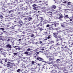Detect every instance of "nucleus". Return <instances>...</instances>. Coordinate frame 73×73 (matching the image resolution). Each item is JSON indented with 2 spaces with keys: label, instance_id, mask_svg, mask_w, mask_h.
I'll use <instances>...</instances> for the list:
<instances>
[{
  "label": "nucleus",
  "instance_id": "nucleus-1",
  "mask_svg": "<svg viewBox=\"0 0 73 73\" xmlns=\"http://www.w3.org/2000/svg\"><path fill=\"white\" fill-rule=\"evenodd\" d=\"M56 41H58V43H57V45H59L60 44H61L62 46H64L65 45V44H66V42H64L63 43L62 42V40H60V38H57L56 39Z\"/></svg>",
  "mask_w": 73,
  "mask_h": 73
},
{
  "label": "nucleus",
  "instance_id": "nucleus-2",
  "mask_svg": "<svg viewBox=\"0 0 73 73\" xmlns=\"http://www.w3.org/2000/svg\"><path fill=\"white\" fill-rule=\"evenodd\" d=\"M53 35L54 37H55L56 38H60V37H61V35L58 36V33H54L53 34Z\"/></svg>",
  "mask_w": 73,
  "mask_h": 73
},
{
  "label": "nucleus",
  "instance_id": "nucleus-3",
  "mask_svg": "<svg viewBox=\"0 0 73 73\" xmlns=\"http://www.w3.org/2000/svg\"><path fill=\"white\" fill-rule=\"evenodd\" d=\"M63 33H64V34L66 35H67L68 36H69V35H70V34L69 33V32L68 31V30L67 29L65 31L64 30H63L62 31Z\"/></svg>",
  "mask_w": 73,
  "mask_h": 73
},
{
  "label": "nucleus",
  "instance_id": "nucleus-4",
  "mask_svg": "<svg viewBox=\"0 0 73 73\" xmlns=\"http://www.w3.org/2000/svg\"><path fill=\"white\" fill-rule=\"evenodd\" d=\"M61 27H62V28H63L64 29V28L66 29V28H67V27H66V25L64 23H61Z\"/></svg>",
  "mask_w": 73,
  "mask_h": 73
},
{
  "label": "nucleus",
  "instance_id": "nucleus-5",
  "mask_svg": "<svg viewBox=\"0 0 73 73\" xmlns=\"http://www.w3.org/2000/svg\"><path fill=\"white\" fill-rule=\"evenodd\" d=\"M54 25L55 27H57L59 25V23H55L52 24V25Z\"/></svg>",
  "mask_w": 73,
  "mask_h": 73
},
{
  "label": "nucleus",
  "instance_id": "nucleus-6",
  "mask_svg": "<svg viewBox=\"0 0 73 73\" xmlns=\"http://www.w3.org/2000/svg\"><path fill=\"white\" fill-rule=\"evenodd\" d=\"M36 59L37 60H39V61H44V59L42 58H40V57H38L36 58Z\"/></svg>",
  "mask_w": 73,
  "mask_h": 73
},
{
  "label": "nucleus",
  "instance_id": "nucleus-7",
  "mask_svg": "<svg viewBox=\"0 0 73 73\" xmlns=\"http://www.w3.org/2000/svg\"><path fill=\"white\" fill-rule=\"evenodd\" d=\"M59 16H60V17H58V19H61L62 18H63V15L62 14H58Z\"/></svg>",
  "mask_w": 73,
  "mask_h": 73
},
{
  "label": "nucleus",
  "instance_id": "nucleus-8",
  "mask_svg": "<svg viewBox=\"0 0 73 73\" xmlns=\"http://www.w3.org/2000/svg\"><path fill=\"white\" fill-rule=\"evenodd\" d=\"M54 49L56 50V49H60V47H58V46H55L53 47Z\"/></svg>",
  "mask_w": 73,
  "mask_h": 73
},
{
  "label": "nucleus",
  "instance_id": "nucleus-9",
  "mask_svg": "<svg viewBox=\"0 0 73 73\" xmlns=\"http://www.w3.org/2000/svg\"><path fill=\"white\" fill-rule=\"evenodd\" d=\"M6 46L7 48H9L10 49H11V48H12V46L9 44L6 45Z\"/></svg>",
  "mask_w": 73,
  "mask_h": 73
},
{
  "label": "nucleus",
  "instance_id": "nucleus-10",
  "mask_svg": "<svg viewBox=\"0 0 73 73\" xmlns=\"http://www.w3.org/2000/svg\"><path fill=\"white\" fill-rule=\"evenodd\" d=\"M33 9L35 11H36L38 9V7H36L33 8Z\"/></svg>",
  "mask_w": 73,
  "mask_h": 73
},
{
  "label": "nucleus",
  "instance_id": "nucleus-11",
  "mask_svg": "<svg viewBox=\"0 0 73 73\" xmlns=\"http://www.w3.org/2000/svg\"><path fill=\"white\" fill-rule=\"evenodd\" d=\"M52 56H50V58H49V61H53L54 59L52 58Z\"/></svg>",
  "mask_w": 73,
  "mask_h": 73
},
{
  "label": "nucleus",
  "instance_id": "nucleus-12",
  "mask_svg": "<svg viewBox=\"0 0 73 73\" xmlns=\"http://www.w3.org/2000/svg\"><path fill=\"white\" fill-rule=\"evenodd\" d=\"M58 53V52H55L54 53H53V56L54 57L55 56H57V54Z\"/></svg>",
  "mask_w": 73,
  "mask_h": 73
},
{
  "label": "nucleus",
  "instance_id": "nucleus-13",
  "mask_svg": "<svg viewBox=\"0 0 73 73\" xmlns=\"http://www.w3.org/2000/svg\"><path fill=\"white\" fill-rule=\"evenodd\" d=\"M40 70V69L39 68H36L35 69V71H36V72H38V71Z\"/></svg>",
  "mask_w": 73,
  "mask_h": 73
},
{
  "label": "nucleus",
  "instance_id": "nucleus-14",
  "mask_svg": "<svg viewBox=\"0 0 73 73\" xmlns=\"http://www.w3.org/2000/svg\"><path fill=\"white\" fill-rule=\"evenodd\" d=\"M56 6L53 5L52 6V7H51V9H56Z\"/></svg>",
  "mask_w": 73,
  "mask_h": 73
},
{
  "label": "nucleus",
  "instance_id": "nucleus-15",
  "mask_svg": "<svg viewBox=\"0 0 73 73\" xmlns=\"http://www.w3.org/2000/svg\"><path fill=\"white\" fill-rule=\"evenodd\" d=\"M64 19H69V16L68 15H66L64 17Z\"/></svg>",
  "mask_w": 73,
  "mask_h": 73
},
{
  "label": "nucleus",
  "instance_id": "nucleus-16",
  "mask_svg": "<svg viewBox=\"0 0 73 73\" xmlns=\"http://www.w3.org/2000/svg\"><path fill=\"white\" fill-rule=\"evenodd\" d=\"M68 48V46H65L64 47H62V52L64 51L65 50L64 49V48Z\"/></svg>",
  "mask_w": 73,
  "mask_h": 73
},
{
  "label": "nucleus",
  "instance_id": "nucleus-17",
  "mask_svg": "<svg viewBox=\"0 0 73 73\" xmlns=\"http://www.w3.org/2000/svg\"><path fill=\"white\" fill-rule=\"evenodd\" d=\"M43 66L44 69H45V68H46V67H47V65L46 64H44L43 65Z\"/></svg>",
  "mask_w": 73,
  "mask_h": 73
},
{
  "label": "nucleus",
  "instance_id": "nucleus-18",
  "mask_svg": "<svg viewBox=\"0 0 73 73\" xmlns=\"http://www.w3.org/2000/svg\"><path fill=\"white\" fill-rule=\"evenodd\" d=\"M7 68H9L8 69H10V68H12L13 67V66H12V65H8L7 66Z\"/></svg>",
  "mask_w": 73,
  "mask_h": 73
},
{
  "label": "nucleus",
  "instance_id": "nucleus-19",
  "mask_svg": "<svg viewBox=\"0 0 73 73\" xmlns=\"http://www.w3.org/2000/svg\"><path fill=\"white\" fill-rule=\"evenodd\" d=\"M48 36H48L47 39H49V38H52V35H48Z\"/></svg>",
  "mask_w": 73,
  "mask_h": 73
},
{
  "label": "nucleus",
  "instance_id": "nucleus-20",
  "mask_svg": "<svg viewBox=\"0 0 73 73\" xmlns=\"http://www.w3.org/2000/svg\"><path fill=\"white\" fill-rule=\"evenodd\" d=\"M17 3H16L15 2H14L13 4L12 5H13V7H15L16 5H17Z\"/></svg>",
  "mask_w": 73,
  "mask_h": 73
},
{
  "label": "nucleus",
  "instance_id": "nucleus-21",
  "mask_svg": "<svg viewBox=\"0 0 73 73\" xmlns=\"http://www.w3.org/2000/svg\"><path fill=\"white\" fill-rule=\"evenodd\" d=\"M50 70L51 73H53V72H54V70H53V68H50Z\"/></svg>",
  "mask_w": 73,
  "mask_h": 73
},
{
  "label": "nucleus",
  "instance_id": "nucleus-22",
  "mask_svg": "<svg viewBox=\"0 0 73 73\" xmlns=\"http://www.w3.org/2000/svg\"><path fill=\"white\" fill-rule=\"evenodd\" d=\"M39 19H40L41 21H43V20H44V18L43 17H39Z\"/></svg>",
  "mask_w": 73,
  "mask_h": 73
},
{
  "label": "nucleus",
  "instance_id": "nucleus-23",
  "mask_svg": "<svg viewBox=\"0 0 73 73\" xmlns=\"http://www.w3.org/2000/svg\"><path fill=\"white\" fill-rule=\"evenodd\" d=\"M54 28H53V27H49V30H52V29H53Z\"/></svg>",
  "mask_w": 73,
  "mask_h": 73
},
{
  "label": "nucleus",
  "instance_id": "nucleus-24",
  "mask_svg": "<svg viewBox=\"0 0 73 73\" xmlns=\"http://www.w3.org/2000/svg\"><path fill=\"white\" fill-rule=\"evenodd\" d=\"M0 63H1V64H4V62L3 60L2 61H1Z\"/></svg>",
  "mask_w": 73,
  "mask_h": 73
},
{
  "label": "nucleus",
  "instance_id": "nucleus-25",
  "mask_svg": "<svg viewBox=\"0 0 73 73\" xmlns=\"http://www.w3.org/2000/svg\"><path fill=\"white\" fill-rule=\"evenodd\" d=\"M3 61H4L5 62H7V60L6 59H3Z\"/></svg>",
  "mask_w": 73,
  "mask_h": 73
},
{
  "label": "nucleus",
  "instance_id": "nucleus-26",
  "mask_svg": "<svg viewBox=\"0 0 73 73\" xmlns=\"http://www.w3.org/2000/svg\"><path fill=\"white\" fill-rule=\"evenodd\" d=\"M28 53H29V52H27V51H26L24 53V54H28Z\"/></svg>",
  "mask_w": 73,
  "mask_h": 73
},
{
  "label": "nucleus",
  "instance_id": "nucleus-27",
  "mask_svg": "<svg viewBox=\"0 0 73 73\" xmlns=\"http://www.w3.org/2000/svg\"><path fill=\"white\" fill-rule=\"evenodd\" d=\"M70 25H73V21H72V22H70Z\"/></svg>",
  "mask_w": 73,
  "mask_h": 73
},
{
  "label": "nucleus",
  "instance_id": "nucleus-28",
  "mask_svg": "<svg viewBox=\"0 0 73 73\" xmlns=\"http://www.w3.org/2000/svg\"><path fill=\"white\" fill-rule=\"evenodd\" d=\"M60 54L62 56H64V52H61Z\"/></svg>",
  "mask_w": 73,
  "mask_h": 73
},
{
  "label": "nucleus",
  "instance_id": "nucleus-29",
  "mask_svg": "<svg viewBox=\"0 0 73 73\" xmlns=\"http://www.w3.org/2000/svg\"><path fill=\"white\" fill-rule=\"evenodd\" d=\"M35 62L33 61L31 62V64H32L33 65H34L35 64Z\"/></svg>",
  "mask_w": 73,
  "mask_h": 73
},
{
  "label": "nucleus",
  "instance_id": "nucleus-30",
  "mask_svg": "<svg viewBox=\"0 0 73 73\" xmlns=\"http://www.w3.org/2000/svg\"><path fill=\"white\" fill-rule=\"evenodd\" d=\"M32 18L29 17V18L28 20L29 21H31V20H32Z\"/></svg>",
  "mask_w": 73,
  "mask_h": 73
},
{
  "label": "nucleus",
  "instance_id": "nucleus-31",
  "mask_svg": "<svg viewBox=\"0 0 73 73\" xmlns=\"http://www.w3.org/2000/svg\"><path fill=\"white\" fill-rule=\"evenodd\" d=\"M19 23L20 25H23V22L21 21L19 22Z\"/></svg>",
  "mask_w": 73,
  "mask_h": 73
},
{
  "label": "nucleus",
  "instance_id": "nucleus-32",
  "mask_svg": "<svg viewBox=\"0 0 73 73\" xmlns=\"http://www.w3.org/2000/svg\"><path fill=\"white\" fill-rule=\"evenodd\" d=\"M43 35H44L45 36L46 35H48V32H46L44 33V34H43Z\"/></svg>",
  "mask_w": 73,
  "mask_h": 73
},
{
  "label": "nucleus",
  "instance_id": "nucleus-33",
  "mask_svg": "<svg viewBox=\"0 0 73 73\" xmlns=\"http://www.w3.org/2000/svg\"><path fill=\"white\" fill-rule=\"evenodd\" d=\"M18 0H14L15 3H18Z\"/></svg>",
  "mask_w": 73,
  "mask_h": 73
},
{
  "label": "nucleus",
  "instance_id": "nucleus-34",
  "mask_svg": "<svg viewBox=\"0 0 73 73\" xmlns=\"http://www.w3.org/2000/svg\"><path fill=\"white\" fill-rule=\"evenodd\" d=\"M37 29H39L40 31H41L42 30V29L40 28V27H38L37 28Z\"/></svg>",
  "mask_w": 73,
  "mask_h": 73
},
{
  "label": "nucleus",
  "instance_id": "nucleus-35",
  "mask_svg": "<svg viewBox=\"0 0 73 73\" xmlns=\"http://www.w3.org/2000/svg\"><path fill=\"white\" fill-rule=\"evenodd\" d=\"M2 5H3V6H3V7H4V8H6L7 7V6H6V5H4V4H3Z\"/></svg>",
  "mask_w": 73,
  "mask_h": 73
},
{
  "label": "nucleus",
  "instance_id": "nucleus-36",
  "mask_svg": "<svg viewBox=\"0 0 73 73\" xmlns=\"http://www.w3.org/2000/svg\"><path fill=\"white\" fill-rule=\"evenodd\" d=\"M60 61V59H58L56 60V61L57 62H59V61Z\"/></svg>",
  "mask_w": 73,
  "mask_h": 73
},
{
  "label": "nucleus",
  "instance_id": "nucleus-37",
  "mask_svg": "<svg viewBox=\"0 0 73 73\" xmlns=\"http://www.w3.org/2000/svg\"><path fill=\"white\" fill-rule=\"evenodd\" d=\"M20 69H19L17 70V72L18 73H19V72H20Z\"/></svg>",
  "mask_w": 73,
  "mask_h": 73
},
{
  "label": "nucleus",
  "instance_id": "nucleus-38",
  "mask_svg": "<svg viewBox=\"0 0 73 73\" xmlns=\"http://www.w3.org/2000/svg\"><path fill=\"white\" fill-rule=\"evenodd\" d=\"M62 70H65V71H66V69L65 70V67H64V68H62Z\"/></svg>",
  "mask_w": 73,
  "mask_h": 73
},
{
  "label": "nucleus",
  "instance_id": "nucleus-39",
  "mask_svg": "<svg viewBox=\"0 0 73 73\" xmlns=\"http://www.w3.org/2000/svg\"><path fill=\"white\" fill-rule=\"evenodd\" d=\"M3 35V33L0 34V38H2L3 36H1V35Z\"/></svg>",
  "mask_w": 73,
  "mask_h": 73
},
{
  "label": "nucleus",
  "instance_id": "nucleus-40",
  "mask_svg": "<svg viewBox=\"0 0 73 73\" xmlns=\"http://www.w3.org/2000/svg\"><path fill=\"white\" fill-rule=\"evenodd\" d=\"M44 1H45V0H42V1H39V2L41 3V2H44Z\"/></svg>",
  "mask_w": 73,
  "mask_h": 73
},
{
  "label": "nucleus",
  "instance_id": "nucleus-41",
  "mask_svg": "<svg viewBox=\"0 0 73 73\" xmlns=\"http://www.w3.org/2000/svg\"><path fill=\"white\" fill-rule=\"evenodd\" d=\"M31 49L29 48L27 49V51H30L31 50Z\"/></svg>",
  "mask_w": 73,
  "mask_h": 73
},
{
  "label": "nucleus",
  "instance_id": "nucleus-42",
  "mask_svg": "<svg viewBox=\"0 0 73 73\" xmlns=\"http://www.w3.org/2000/svg\"><path fill=\"white\" fill-rule=\"evenodd\" d=\"M3 12H6V10H5L4 9H3Z\"/></svg>",
  "mask_w": 73,
  "mask_h": 73
},
{
  "label": "nucleus",
  "instance_id": "nucleus-43",
  "mask_svg": "<svg viewBox=\"0 0 73 73\" xmlns=\"http://www.w3.org/2000/svg\"><path fill=\"white\" fill-rule=\"evenodd\" d=\"M54 41H51L50 42V44H53L54 43Z\"/></svg>",
  "mask_w": 73,
  "mask_h": 73
},
{
  "label": "nucleus",
  "instance_id": "nucleus-44",
  "mask_svg": "<svg viewBox=\"0 0 73 73\" xmlns=\"http://www.w3.org/2000/svg\"><path fill=\"white\" fill-rule=\"evenodd\" d=\"M32 6H33V7H36V5L35 4H34L33 5H32Z\"/></svg>",
  "mask_w": 73,
  "mask_h": 73
},
{
  "label": "nucleus",
  "instance_id": "nucleus-45",
  "mask_svg": "<svg viewBox=\"0 0 73 73\" xmlns=\"http://www.w3.org/2000/svg\"><path fill=\"white\" fill-rule=\"evenodd\" d=\"M0 29H1V30H2V31H4V28H1Z\"/></svg>",
  "mask_w": 73,
  "mask_h": 73
},
{
  "label": "nucleus",
  "instance_id": "nucleus-46",
  "mask_svg": "<svg viewBox=\"0 0 73 73\" xmlns=\"http://www.w3.org/2000/svg\"><path fill=\"white\" fill-rule=\"evenodd\" d=\"M34 36L35 35H34L32 34L31 36V37H34Z\"/></svg>",
  "mask_w": 73,
  "mask_h": 73
},
{
  "label": "nucleus",
  "instance_id": "nucleus-47",
  "mask_svg": "<svg viewBox=\"0 0 73 73\" xmlns=\"http://www.w3.org/2000/svg\"><path fill=\"white\" fill-rule=\"evenodd\" d=\"M52 63H53V62H51L48 63V64H52Z\"/></svg>",
  "mask_w": 73,
  "mask_h": 73
},
{
  "label": "nucleus",
  "instance_id": "nucleus-48",
  "mask_svg": "<svg viewBox=\"0 0 73 73\" xmlns=\"http://www.w3.org/2000/svg\"><path fill=\"white\" fill-rule=\"evenodd\" d=\"M13 54H14V56H15V55H17V53H13Z\"/></svg>",
  "mask_w": 73,
  "mask_h": 73
},
{
  "label": "nucleus",
  "instance_id": "nucleus-49",
  "mask_svg": "<svg viewBox=\"0 0 73 73\" xmlns=\"http://www.w3.org/2000/svg\"><path fill=\"white\" fill-rule=\"evenodd\" d=\"M10 40H11V39L10 38H9L7 40V41H10Z\"/></svg>",
  "mask_w": 73,
  "mask_h": 73
},
{
  "label": "nucleus",
  "instance_id": "nucleus-50",
  "mask_svg": "<svg viewBox=\"0 0 73 73\" xmlns=\"http://www.w3.org/2000/svg\"><path fill=\"white\" fill-rule=\"evenodd\" d=\"M12 45H13H13H14V44H15V43L13 42H12Z\"/></svg>",
  "mask_w": 73,
  "mask_h": 73
},
{
  "label": "nucleus",
  "instance_id": "nucleus-51",
  "mask_svg": "<svg viewBox=\"0 0 73 73\" xmlns=\"http://www.w3.org/2000/svg\"><path fill=\"white\" fill-rule=\"evenodd\" d=\"M68 4L69 5H70V4H71V2H68Z\"/></svg>",
  "mask_w": 73,
  "mask_h": 73
},
{
  "label": "nucleus",
  "instance_id": "nucleus-52",
  "mask_svg": "<svg viewBox=\"0 0 73 73\" xmlns=\"http://www.w3.org/2000/svg\"><path fill=\"white\" fill-rule=\"evenodd\" d=\"M52 14H50V15H49V17H52Z\"/></svg>",
  "mask_w": 73,
  "mask_h": 73
},
{
  "label": "nucleus",
  "instance_id": "nucleus-53",
  "mask_svg": "<svg viewBox=\"0 0 73 73\" xmlns=\"http://www.w3.org/2000/svg\"><path fill=\"white\" fill-rule=\"evenodd\" d=\"M13 11L12 10H11L10 11H9V13H11V12H12Z\"/></svg>",
  "mask_w": 73,
  "mask_h": 73
},
{
  "label": "nucleus",
  "instance_id": "nucleus-54",
  "mask_svg": "<svg viewBox=\"0 0 73 73\" xmlns=\"http://www.w3.org/2000/svg\"><path fill=\"white\" fill-rule=\"evenodd\" d=\"M68 39H71V37H70V36H68Z\"/></svg>",
  "mask_w": 73,
  "mask_h": 73
},
{
  "label": "nucleus",
  "instance_id": "nucleus-55",
  "mask_svg": "<svg viewBox=\"0 0 73 73\" xmlns=\"http://www.w3.org/2000/svg\"><path fill=\"white\" fill-rule=\"evenodd\" d=\"M49 27V25H46V27Z\"/></svg>",
  "mask_w": 73,
  "mask_h": 73
},
{
  "label": "nucleus",
  "instance_id": "nucleus-56",
  "mask_svg": "<svg viewBox=\"0 0 73 73\" xmlns=\"http://www.w3.org/2000/svg\"><path fill=\"white\" fill-rule=\"evenodd\" d=\"M17 49L18 50H20L21 49V48H17Z\"/></svg>",
  "mask_w": 73,
  "mask_h": 73
},
{
  "label": "nucleus",
  "instance_id": "nucleus-57",
  "mask_svg": "<svg viewBox=\"0 0 73 73\" xmlns=\"http://www.w3.org/2000/svg\"><path fill=\"white\" fill-rule=\"evenodd\" d=\"M72 19H70V21H72Z\"/></svg>",
  "mask_w": 73,
  "mask_h": 73
},
{
  "label": "nucleus",
  "instance_id": "nucleus-58",
  "mask_svg": "<svg viewBox=\"0 0 73 73\" xmlns=\"http://www.w3.org/2000/svg\"><path fill=\"white\" fill-rule=\"evenodd\" d=\"M17 47V46H13V48H16V47Z\"/></svg>",
  "mask_w": 73,
  "mask_h": 73
},
{
  "label": "nucleus",
  "instance_id": "nucleus-59",
  "mask_svg": "<svg viewBox=\"0 0 73 73\" xmlns=\"http://www.w3.org/2000/svg\"><path fill=\"white\" fill-rule=\"evenodd\" d=\"M54 30H58V28H55L54 29Z\"/></svg>",
  "mask_w": 73,
  "mask_h": 73
},
{
  "label": "nucleus",
  "instance_id": "nucleus-60",
  "mask_svg": "<svg viewBox=\"0 0 73 73\" xmlns=\"http://www.w3.org/2000/svg\"><path fill=\"white\" fill-rule=\"evenodd\" d=\"M47 13H52V12H48Z\"/></svg>",
  "mask_w": 73,
  "mask_h": 73
},
{
  "label": "nucleus",
  "instance_id": "nucleus-61",
  "mask_svg": "<svg viewBox=\"0 0 73 73\" xmlns=\"http://www.w3.org/2000/svg\"><path fill=\"white\" fill-rule=\"evenodd\" d=\"M3 17V15H0V18H1V17Z\"/></svg>",
  "mask_w": 73,
  "mask_h": 73
},
{
  "label": "nucleus",
  "instance_id": "nucleus-62",
  "mask_svg": "<svg viewBox=\"0 0 73 73\" xmlns=\"http://www.w3.org/2000/svg\"><path fill=\"white\" fill-rule=\"evenodd\" d=\"M70 57L72 58V54H70Z\"/></svg>",
  "mask_w": 73,
  "mask_h": 73
},
{
  "label": "nucleus",
  "instance_id": "nucleus-63",
  "mask_svg": "<svg viewBox=\"0 0 73 73\" xmlns=\"http://www.w3.org/2000/svg\"><path fill=\"white\" fill-rule=\"evenodd\" d=\"M40 64H38L37 65V66H40Z\"/></svg>",
  "mask_w": 73,
  "mask_h": 73
},
{
  "label": "nucleus",
  "instance_id": "nucleus-64",
  "mask_svg": "<svg viewBox=\"0 0 73 73\" xmlns=\"http://www.w3.org/2000/svg\"><path fill=\"white\" fill-rule=\"evenodd\" d=\"M21 39H19L18 40L19 41H21Z\"/></svg>",
  "mask_w": 73,
  "mask_h": 73
}]
</instances>
